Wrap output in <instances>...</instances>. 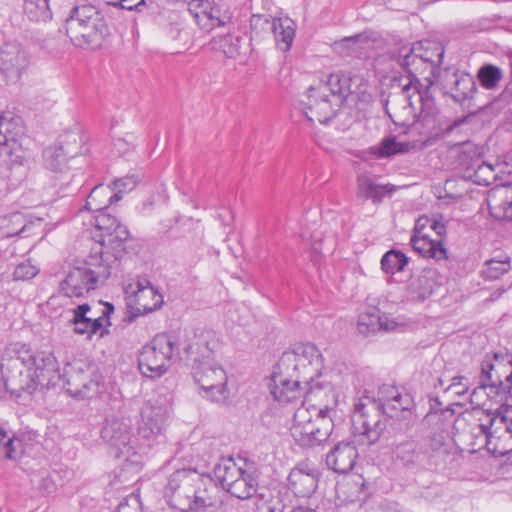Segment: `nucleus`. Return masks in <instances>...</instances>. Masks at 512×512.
Segmentation results:
<instances>
[{"instance_id":"f257e3e1","label":"nucleus","mask_w":512,"mask_h":512,"mask_svg":"<svg viewBox=\"0 0 512 512\" xmlns=\"http://www.w3.org/2000/svg\"><path fill=\"white\" fill-rule=\"evenodd\" d=\"M420 48L401 47L392 58L407 72V83L399 92L389 95L385 100V109L395 125L410 127L421 125L426 141L444 138L465 119L450 121L434 113V99L430 94L433 79L439 70L435 64L427 63L428 58L419 54Z\"/></svg>"},{"instance_id":"f03ea898","label":"nucleus","mask_w":512,"mask_h":512,"mask_svg":"<svg viewBox=\"0 0 512 512\" xmlns=\"http://www.w3.org/2000/svg\"><path fill=\"white\" fill-rule=\"evenodd\" d=\"M0 368L6 390L15 397L49 388L60 378L59 363L53 353L36 351L21 343L5 350Z\"/></svg>"},{"instance_id":"7ed1b4c3","label":"nucleus","mask_w":512,"mask_h":512,"mask_svg":"<svg viewBox=\"0 0 512 512\" xmlns=\"http://www.w3.org/2000/svg\"><path fill=\"white\" fill-rule=\"evenodd\" d=\"M65 30L72 44L84 50L101 48L109 34L104 15L91 4L73 7L65 20Z\"/></svg>"},{"instance_id":"20e7f679","label":"nucleus","mask_w":512,"mask_h":512,"mask_svg":"<svg viewBox=\"0 0 512 512\" xmlns=\"http://www.w3.org/2000/svg\"><path fill=\"white\" fill-rule=\"evenodd\" d=\"M213 473L222 488L238 499H250L257 492L259 473L253 463L238 466L231 458L222 459L214 466Z\"/></svg>"},{"instance_id":"39448f33","label":"nucleus","mask_w":512,"mask_h":512,"mask_svg":"<svg viewBox=\"0 0 512 512\" xmlns=\"http://www.w3.org/2000/svg\"><path fill=\"white\" fill-rule=\"evenodd\" d=\"M334 428L331 415H318V412L301 405L294 413L290 433L302 447H316L326 442Z\"/></svg>"},{"instance_id":"423d86ee","label":"nucleus","mask_w":512,"mask_h":512,"mask_svg":"<svg viewBox=\"0 0 512 512\" xmlns=\"http://www.w3.org/2000/svg\"><path fill=\"white\" fill-rule=\"evenodd\" d=\"M198 479L195 471L189 469L177 470L169 477L165 486V496L175 507L190 512H215L216 505L211 498H204L196 493L192 482Z\"/></svg>"},{"instance_id":"0eeeda50","label":"nucleus","mask_w":512,"mask_h":512,"mask_svg":"<svg viewBox=\"0 0 512 512\" xmlns=\"http://www.w3.org/2000/svg\"><path fill=\"white\" fill-rule=\"evenodd\" d=\"M323 359L318 348L312 343H298L285 351L277 363V369L297 379H302L304 385L314 381L320 375Z\"/></svg>"},{"instance_id":"6e6552de","label":"nucleus","mask_w":512,"mask_h":512,"mask_svg":"<svg viewBox=\"0 0 512 512\" xmlns=\"http://www.w3.org/2000/svg\"><path fill=\"white\" fill-rule=\"evenodd\" d=\"M351 421L353 433L368 445L375 444L387 426L381 404L370 397H362L355 403Z\"/></svg>"},{"instance_id":"1a4fd4ad","label":"nucleus","mask_w":512,"mask_h":512,"mask_svg":"<svg viewBox=\"0 0 512 512\" xmlns=\"http://www.w3.org/2000/svg\"><path fill=\"white\" fill-rule=\"evenodd\" d=\"M175 341L165 333L157 334L141 350L138 366L141 373L148 378H158L169 368L174 353Z\"/></svg>"},{"instance_id":"9d476101","label":"nucleus","mask_w":512,"mask_h":512,"mask_svg":"<svg viewBox=\"0 0 512 512\" xmlns=\"http://www.w3.org/2000/svg\"><path fill=\"white\" fill-rule=\"evenodd\" d=\"M250 26L252 40L260 41L272 35L280 50L285 52L290 49L295 35V24L292 19L254 14L251 17Z\"/></svg>"},{"instance_id":"9b49d317","label":"nucleus","mask_w":512,"mask_h":512,"mask_svg":"<svg viewBox=\"0 0 512 512\" xmlns=\"http://www.w3.org/2000/svg\"><path fill=\"white\" fill-rule=\"evenodd\" d=\"M96 213L94 226L101 232L99 243L105 249V252L101 253V257H103V254L111 253L115 260L121 259L126 253L125 243L130 239L127 227L122 225L107 210H101Z\"/></svg>"},{"instance_id":"f8f14e48","label":"nucleus","mask_w":512,"mask_h":512,"mask_svg":"<svg viewBox=\"0 0 512 512\" xmlns=\"http://www.w3.org/2000/svg\"><path fill=\"white\" fill-rule=\"evenodd\" d=\"M111 272L107 265L100 264L96 269L84 266L73 267L60 282V291L67 297H84L97 287L101 280L109 278Z\"/></svg>"},{"instance_id":"ddd939ff","label":"nucleus","mask_w":512,"mask_h":512,"mask_svg":"<svg viewBox=\"0 0 512 512\" xmlns=\"http://www.w3.org/2000/svg\"><path fill=\"white\" fill-rule=\"evenodd\" d=\"M192 375L200 386L203 397L218 403L228 398L226 372L215 361L193 364Z\"/></svg>"},{"instance_id":"4468645a","label":"nucleus","mask_w":512,"mask_h":512,"mask_svg":"<svg viewBox=\"0 0 512 512\" xmlns=\"http://www.w3.org/2000/svg\"><path fill=\"white\" fill-rule=\"evenodd\" d=\"M140 417L134 438L150 446L151 442L161 436L165 429L168 408L158 400L149 399L143 404Z\"/></svg>"},{"instance_id":"2eb2a0df","label":"nucleus","mask_w":512,"mask_h":512,"mask_svg":"<svg viewBox=\"0 0 512 512\" xmlns=\"http://www.w3.org/2000/svg\"><path fill=\"white\" fill-rule=\"evenodd\" d=\"M328 88L325 86L310 87L305 102L304 115L310 122L326 124L335 117L337 111L343 105L341 97L334 95L328 97Z\"/></svg>"},{"instance_id":"dca6fc26","label":"nucleus","mask_w":512,"mask_h":512,"mask_svg":"<svg viewBox=\"0 0 512 512\" xmlns=\"http://www.w3.org/2000/svg\"><path fill=\"white\" fill-rule=\"evenodd\" d=\"M66 391L75 398L89 399L99 392L100 376L90 366H70L65 370Z\"/></svg>"},{"instance_id":"f3484780","label":"nucleus","mask_w":512,"mask_h":512,"mask_svg":"<svg viewBox=\"0 0 512 512\" xmlns=\"http://www.w3.org/2000/svg\"><path fill=\"white\" fill-rule=\"evenodd\" d=\"M377 401L381 404L384 415L405 421L406 429L413 424L412 409L414 408V401L410 394L400 392L396 387H383Z\"/></svg>"},{"instance_id":"a211bd4d","label":"nucleus","mask_w":512,"mask_h":512,"mask_svg":"<svg viewBox=\"0 0 512 512\" xmlns=\"http://www.w3.org/2000/svg\"><path fill=\"white\" fill-rule=\"evenodd\" d=\"M21 123V118L10 113L0 115V155H7L13 164L23 165L27 161L22 143L18 139L21 128H16Z\"/></svg>"},{"instance_id":"6ab92c4d","label":"nucleus","mask_w":512,"mask_h":512,"mask_svg":"<svg viewBox=\"0 0 512 512\" xmlns=\"http://www.w3.org/2000/svg\"><path fill=\"white\" fill-rule=\"evenodd\" d=\"M30 65V55L17 41L5 42L0 48V72L8 81L17 82Z\"/></svg>"},{"instance_id":"aec40b11","label":"nucleus","mask_w":512,"mask_h":512,"mask_svg":"<svg viewBox=\"0 0 512 512\" xmlns=\"http://www.w3.org/2000/svg\"><path fill=\"white\" fill-rule=\"evenodd\" d=\"M271 394L280 403L288 404L305 398L306 386L302 379H297L294 374H287L277 367L271 376L269 384Z\"/></svg>"},{"instance_id":"412c9836","label":"nucleus","mask_w":512,"mask_h":512,"mask_svg":"<svg viewBox=\"0 0 512 512\" xmlns=\"http://www.w3.org/2000/svg\"><path fill=\"white\" fill-rule=\"evenodd\" d=\"M219 347L218 339L212 331L194 329L190 336H187V343L183 350L193 361V364H203L214 361V353Z\"/></svg>"},{"instance_id":"4be33fe9","label":"nucleus","mask_w":512,"mask_h":512,"mask_svg":"<svg viewBox=\"0 0 512 512\" xmlns=\"http://www.w3.org/2000/svg\"><path fill=\"white\" fill-rule=\"evenodd\" d=\"M131 419L113 417L106 420L101 430L103 440L116 449V456L128 454L134 448V442L130 434Z\"/></svg>"},{"instance_id":"5701e85b","label":"nucleus","mask_w":512,"mask_h":512,"mask_svg":"<svg viewBox=\"0 0 512 512\" xmlns=\"http://www.w3.org/2000/svg\"><path fill=\"white\" fill-rule=\"evenodd\" d=\"M305 386V398L302 405L316 410L318 415L332 416L338 403L334 387L329 382H315V380Z\"/></svg>"},{"instance_id":"b1692460","label":"nucleus","mask_w":512,"mask_h":512,"mask_svg":"<svg viewBox=\"0 0 512 512\" xmlns=\"http://www.w3.org/2000/svg\"><path fill=\"white\" fill-rule=\"evenodd\" d=\"M319 473L316 469L300 465L293 468L288 476V488L296 497L309 498L318 486Z\"/></svg>"},{"instance_id":"393cba45","label":"nucleus","mask_w":512,"mask_h":512,"mask_svg":"<svg viewBox=\"0 0 512 512\" xmlns=\"http://www.w3.org/2000/svg\"><path fill=\"white\" fill-rule=\"evenodd\" d=\"M358 452L350 442L338 443L326 456V465L338 474L350 472L356 464Z\"/></svg>"},{"instance_id":"a878e982","label":"nucleus","mask_w":512,"mask_h":512,"mask_svg":"<svg viewBox=\"0 0 512 512\" xmlns=\"http://www.w3.org/2000/svg\"><path fill=\"white\" fill-rule=\"evenodd\" d=\"M437 287V271L432 268H425L419 275L413 277L408 284V297L412 301L423 302L435 292Z\"/></svg>"},{"instance_id":"bb28decb","label":"nucleus","mask_w":512,"mask_h":512,"mask_svg":"<svg viewBox=\"0 0 512 512\" xmlns=\"http://www.w3.org/2000/svg\"><path fill=\"white\" fill-rule=\"evenodd\" d=\"M199 8L200 11L196 13V18L202 29L209 32L231 24L230 14L227 11H222L219 5L209 0H200Z\"/></svg>"},{"instance_id":"cd10ccee","label":"nucleus","mask_w":512,"mask_h":512,"mask_svg":"<svg viewBox=\"0 0 512 512\" xmlns=\"http://www.w3.org/2000/svg\"><path fill=\"white\" fill-rule=\"evenodd\" d=\"M458 164L466 171H473L475 174L479 172H492L491 165L481 160L483 147L471 141H465L458 145Z\"/></svg>"},{"instance_id":"c85d7f7f","label":"nucleus","mask_w":512,"mask_h":512,"mask_svg":"<svg viewBox=\"0 0 512 512\" xmlns=\"http://www.w3.org/2000/svg\"><path fill=\"white\" fill-rule=\"evenodd\" d=\"M488 202L496 218L512 220V182L494 188L489 194Z\"/></svg>"},{"instance_id":"c756f323","label":"nucleus","mask_w":512,"mask_h":512,"mask_svg":"<svg viewBox=\"0 0 512 512\" xmlns=\"http://www.w3.org/2000/svg\"><path fill=\"white\" fill-rule=\"evenodd\" d=\"M137 310L143 313H150L159 309L163 304V296L158 292L147 279L137 281L135 292Z\"/></svg>"},{"instance_id":"7c9ffc66","label":"nucleus","mask_w":512,"mask_h":512,"mask_svg":"<svg viewBox=\"0 0 512 512\" xmlns=\"http://www.w3.org/2000/svg\"><path fill=\"white\" fill-rule=\"evenodd\" d=\"M410 242L414 251L424 258H433L437 261L447 259V250L441 240H432L426 235L414 234Z\"/></svg>"},{"instance_id":"2f4dec72","label":"nucleus","mask_w":512,"mask_h":512,"mask_svg":"<svg viewBox=\"0 0 512 512\" xmlns=\"http://www.w3.org/2000/svg\"><path fill=\"white\" fill-rule=\"evenodd\" d=\"M358 195L373 202H381L385 195L391 194L394 187L378 183L367 175H359L357 178Z\"/></svg>"},{"instance_id":"473e14b6","label":"nucleus","mask_w":512,"mask_h":512,"mask_svg":"<svg viewBox=\"0 0 512 512\" xmlns=\"http://www.w3.org/2000/svg\"><path fill=\"white\" fill-rule=\"evenodd\" d=\"M341 52L346 55L366 58L369 50L372 49L373 43L366 33H359L351 37H345L337 43Z\"/></svg>"},{"instance_id":"72a5a7b5","label":"nucleus","mask_w":512,"mask_h":512,"mask_svg":"<svg viewBox=\"0 0 512 512\" xmlns=\"http://www.w3.org/2000/svg\"><path fill=\"white\" fill-rule=\"evenodd\" d=\"M244 38L240 33L217 34L213 37V49L222 51L226 57L235 58L240 54L241 44Z\"/></svg>"},{"instance_id":"f704fd0d","label":"nucleus","mask_w":512,"mask_h":512,"mask_svg":"<svg viewBox=\"0 0 512 512\" xmlns=\"http://www.w3.org/2000/svg\"><path fill=\"white\" fill-rule=\"evenodd\" d=\"M454 85L451 88V96L455 102L462 103L471 99L477 90L473 77L467 73H454Z\"/></svg>"},{"instance_id":"c9c22d12","label":"nucleus","mask_w":512,"mask_h":512,"mask_svg":"<svg viewBox=\"0 0 512 512\" xmlns=\"http://www.w3.org/2000/svg\"><path fill=\"white\" fill-rule=\"evenodd\" d=\"M111 186H95L86 199L85 208L94 212L107 210L116 201L110 199L112 195Z\"/></svg>"},{"instance_id":"e433bc0d","label":"nucleus","mask_w":512,"mask_h":512,"mask_svg":"<svg viewBox=\"0 0 512 512\" xmlns=\"http://www.w3.org/2000/svg\"><path fill=\"white\" fill-rule=\"evenodd\" d=\"M49 0H24L23 12L32 22H46L52 18Z\"/></svg>"},{"instance_id":"4c0bfd02","label":"nucleus","mask_w":512,"mask_h":512,"mask_svg":"<svg viewBox=\"0 0 512 512\" xmlns=\"http://www.w3.org/2000/svg\"><path fill=\"white\" fill-rule=\"evenodd\" d=\"M352 79L345 75L331 74L326 83H321L318 86H325L328 88V97L339 95L341 97V104L346 100V97L352 92Z\"/></svg>"},{"instance_id":"58836bf2","label":"nucleus","mask_w":512,"mask_h":512,"mask_svg":"<svg viewBox=\"0 0 512 512\" xmlns=\"http://www.w3.org/2000/svg\"><path fill=\"white\" fill-rule=\"evenodd\" d=\"M409 258L399 250H389L381 258V268L386 274L394 275L403 272Z\"/></svg>"},{"instance_id":"ea45409f","label":"nucleus","mask_w":512,"mask_h":512,"mask_svg":"<svg viewBox=\"0 0 512 512\" xmlns=\"http://www.w3.org/2000/svg\"><path fill=\"white\" fill-rule=\"evenodd\" d=\"M397 460L404 466H415L421 457V451L414 440H407L398 444L394 450Z\"/></svg>"},{"instance_id":"a19ab883","label":"nucleus","mask_w":512,"mask_h":512,"mask_svg":"<svg viewBox=\"0 0 512 512\" xmlns=\"http://www.w3.org/2000/svg\"><path fill=\"white\" fill-rule=\"evenodd\" d=\"M68 153L62 146H50L43 151L44 166L55 172H61L67 164Z\"/></svg>"},{"instance_id":"79ce46f5","label":"nucleus","mask_w":512,"mask_h":512,"mask_svg":"<svg viewBox=\"0 0 512 512\" xmlns=\"http://www.w3.org/2000/svg\"><path fill=\"white\" fill-rule=\"evenodd\" d=\"M114 312L113 304L109 302L104 303V309L100 316L92 317L90 323V330L88 333V339H91L94 334L98 331L100 332L99 336L103 337L104 335L109 333L108 326L111 325L109 320L110 315Z\"/></svg>"},{"instance_id":"37998d69","label":"nucleus","mask_w":512,"mask_h":512,"mask_svg":"<svg viewBox=\"0 0 512 512\" xmlns=\"http://www.w3.org/2000/svg\"><path fill=\"white\" fill-rule=\"evenodd\" d=\"M357 329L361 334L368 335L382 329L388 330V327L384 326L382 318L379 316L377 311H374L372 313H364L359 316Z\"/></svg>"},{"instance_id":"c03bdc74","label":"nucleus","mask_w":512,"mask_h":512,"mask_svg":"<svg viewBox=\"0 0 512 512\" xmlns=\"http://www.w3.org/2000/svg\"><path fill=\"white\" fill-rule=\"evenodd\" d=\"M477 77L482 87L495 88L503 77L502 70L492 64H485L479 70Z\"/></svg>"},{"instance_id":"a18cd8bd","label":"nucleus","mask_w":512,"mask_h":512,"mask_svg":"<svg viewBox=\"0 0 512 512\" xmlns=\"http://www.w3.org/2000/svg\"><path fill=\"white\" fill-rule=\"evenodd\" d=\"M410 48H420L419 54L423 56V58H428L427 63L435 64V68L438 69L439 65L442 63L444 57V49L441 47H437L430 42H417L413 44Z\"/></svg>"},{"instance_id":"49530a36","label":"nucleus","mask_w":512,"mask_h":512,"mask_svg":"<svg viewBox=\"0 0 512 512\" xmlns=\"http://www.w3.org/2000/svg\"><path fill=\"white\" fill-rule=\"evenodd\" d=\"M511 268L508 258L505 260L490 259L485 262L482 275L487 280H497Z\"/></svg>"},{"instance_id":"de8ad7c7","label":"nucleus","mask_w":512,"mask_h":512,"mask_svg":"<svg viewBox=\"0 0 512 512\" xmlns=\"http://www.w3.org/2000/svg\"><path fill=\"white\" fill-rule=\"evenodd\" d=\"M409 150V144L397 142L394 136L384 138L378 146V154L380 157H389L398 153H404Z\"/></svg>"},{"instance_id":"09e8293b","label":"nucleus","mask_w":512,"mask_h":512,"mask_svg":"<svg viewBox=\"0 0 512 512\" xmlns=\"http://www.w3.org/2000/svg\"><path fill=\"white\" fill-rule=\"evenodd\" d=\"M21 446V441L9 436L0 425V457L13 459L16 457V451Z\"/></svg>"},{"instance_id":"8fccbe9b","label":"nucleus","mask_w":512,"mask_h":512,"mask_svg":"<svg viewBox=\"0 0 512 512\" xmlns=\"http://www.w3.org/2000/svg\"><path fill=\"white\" fill-rule=\"evenodd\" d=\"M138 183L137 177L134 175L125 176L122 178H118L113 181L111 187L112 195H110V199L112 201H120L122 199V194L132 191Z\"/></svg>"},{"instance_id":"3c124183","label":"nucleus","mask_w":512,"mask_h":512,"mask_svg":"<svg viewBox=\"0 0 512 512\" xmlns=\"http://www.w3.org/2000/svg\"><path fill=\"white\" fill-rule=\"evenodd\" d=\"M116 512H143L139 495L131 493L118 505Z\"/></svg>"},{"instance_id":"603ef678","label":"nucleus","mask_w":512,"mask_h":512,"mask_svg":"<svg viewBox=\"0 0 512 512\" xmlns=\"http://www.w3.org/2000/svg\"><path fill=\"white\" fill-rule=\"evenodd\" d=\"M38 269L30 262H23L16 266L13 276L15 280H29L38 274Z\"/></svg>"},{"instance_id":"864d4df0","label":"nucleus","mask_w":512,"mask_h":512,"mask_svg":"<svg viewBox=\"0 0 512 512\" xmlns=\"http://www.w3.org/2000/svg\"><path fill=\"white\" fill-rule=\"evenodd\" d=\"M469 388L468 378L465 376H455L446 390H454L456 395L463 396L468 392Z\"/></svg>"},{"instance_id":"5fc2aeb1","label":"nucleus","mask_w":512,"mask_h":512,"mask_svg":"<svg viewBox=\"0 0 512 512\" xmlns=\"http://www.w3.org/2000/svg\"><path fill=\"white\" fill-rule=\"evenodd\" d=\"M91 312V306L87 303L78 305L73 309V318L70 322L73 324V328L78 325H82L83 321H86L90 316L87 314Z\"/></svg>"},{"instance_id":"6e6d98bb","label":"nucleus","mask_w":512,"mask_h":512,"mask_svg":"<svg viewBox=\"0 0 512 512\" xmlns=\"http://www.w3.org/2000/svg\"><path fill=\"white\" fill-rule=\"evenodd\" d=\"M108 5L119 6L122 9L141 11V6L145 5V0H105Z\"/></svg>"},{"instance_id":"4d7b16f0","label":"nucleus","mask_w":512,"mask_h":512,"mask_svg":"<svg viewBox=\"0 0 512 512\" xmlns=\"http://www.w3.org/2000/svg\"><path fill=\"white\" fill-rule=\"evenodd\" d=\"M38 488L43 494H49L54 489V482L49 476H43L38 482Z\"/></svg>"},{"instance_id":"13d9d810","label":"nucleus","mask_w":512,"mask_h":512,"mask_svg":"<svg viewBox=\"0 0 512 512\" xmlns=\"http://www.w3.org/2000/svg\"><path fill=\"white\" fill-rule=\"evenodd\" d=\"M91 317H89L86 321H83L82 325H78L73 328L74 333L78 335H86L88 337V333L90 330Z\"/></svg>"},{"instance_id":"bf43d9fd","label":"nucleus","mask_w":512,"mask_h":512,"mask_svg":"<svg viewBox=\"0 0 512 512\" xmlns=\"http://www.w3.org/2000/svg\"><path fill=\"white\" fill-rule=\"evenodd\" d=\"M431 228L436 232L438 236H443L446 233V226L441 221L434 220L431 224Z\"/></svg>"},{"instance_id":"052dcab7","label":"nucleus","mask_w":512,"mask_h":512,"mask_svg":"<svg viewBox=\"0 0 512 512\" xmlns=\"http://www.w3.org/2000/svg\"><path fill=\"white\" fill-rule=\"evenodd\" d=\"M289 512H316L314 509L299 505L297 507L292 508Z\"/></svg>"},{"instance_id":"680f3d73","label":"nucleus","mask_w":512,"mask_h":512,"mask_svg":"<svg viewBox=\"0 0 512 512\" xmlns=\"http://www.w3.org/2000/svg\"><path fill=\"white\" fill-rule=\"evenodd\" d=\"M511 97H512V92H510L508 89L504 90L500 95V98L503 99V101H505V102H508Z\"/></svg>"},{"instance_id":"e2e57ef3","label":"nucleus","mask_w":512,"mask_h":512,"mask_svg":"<svg viewBox=\"0 0 512 512\" xmlns=\"http://www.w3.org/2000/svg\"><path fill=\"white\" fill-rule=\"evenodd\" d=\"M266 509L268 512H276V511L284 512V507H282V509H278L277 507H275L274 505H271L270 503L266 505Z\"/></svg>"},{"instance_id":"0e129e2a","label":"nucleus","mask_w":512,"mask_h":512,"mask_svg":"<svg viewBox=\"0 0 512 512\" xmlns=\"http://www.w3.org/2000/svg\"><path fill=\"white\" fill-rule=\"evenodd\" d=\"M24 229H25V226H23L20 230L16 231L15 233H9L8 235L11 236V235L21 234L22 232H24Z\"/></svg>"},{"instance_id":"69168bd1","label":"nucleus","mask_w":512,"mask_h":512,"mask_svg":"<svg viewBox=\"0 0 512 512\" xmlns=\"http://www.w3.org/2000/svg\"><path fill=\"white\" fill-rule=\"evenodd\" d=\"M14 218H15L16 220H19L21 217H20V215H15V216H14Z\"/></svg>"},{"instance_id":"338daca9","label":"nucleus","mask_w":512,"mask_h":512,"mask_svg":"<svg viewBox=\"0 0 512 512\" xmlns=\"http://www.w3.org/2000/svg\"><path fill=\"white\" fill-rule=\"evenodd\" d=\"M148 303H152V299L151 298H147L146 300Z\"/></svg>"}]
</instances>
